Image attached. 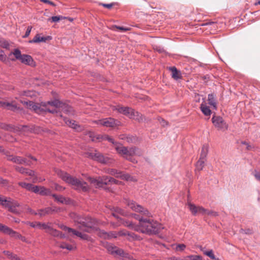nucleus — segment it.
<instances>
[{
	"instance_id": "f257e3e1",
	"label": "nucleus",
	"mask_w": 260,
	"mask_h": 260,
	"mask_svg": "<svg viewBox=\"0 0 260 260\" xmlns=\"http://www.w3.org/2000/svg\"><path fill=\"white\" fill-rule=\"evenodd\" d=\"M20 102L25 105L27 109L31 110L35 112L39 111L53 114L55 112L72 113L74 112L73 108L70 106L61 103L56 99L47 102H41L39 104L35 103L32 101H25L21 100H20Z\"/></svg>"
},
{
	"instance_id": "f03ea898",
	"label": "nucleus",
	"mask_w": 260,
	"mask_h": 260,
	"mask_svg": "<svg viewBox=\"0 0 260 260\" xmlns=\"http://www.w3.org/2000/svg\"><path fill=\"white\" fill-rule=\"evenodd\" d=\"M74 221L76 223L78 228L81 231L87 233H91L92 230L98 231V235L100 237L105 239H111L113 238H117L116 232H106L104 230H98L94 226L97 223V221L94 218L89 216L83 217L79 215H75Z\"/></svg>"
},
{
	"instance_id": "7ed1b4c3",
	"label": "nucleus",
	"mask_w": 260,
	"mask_h": 260,
	"mask_svg": "<svg viewBox=\"0 0 260 260\" xmlns=\"http://www.w3.org/2000/svg\"><path fill=\"white\" fill-rule=\"evenodd\" d=\"M135 217L139 220V224L133 226L132 223H129L127 225L132 227L136 231L151 235L159 233L164 229V226L156 221L144 218L140 215L136 214H135Z\"/></svg>"
},
{
	"instance_id": "20e7f679",
	"label": "nucleus",
	"mask_w": 260,
	"mask_h": 260,
	"mask_svg": "<svg viewBox=\"0 0 260 260\" xmlns=\"http://www.w3.org/2000/svg\"><path fill=\"white\" fill-rule=\"evenodd\" d=\"M57 173L63 181L70 184L75 189L84 192L89 189L88 185L86 182L72 177L67 173L61 170H58Z\"/></svg>"
},
{
	"instance_id": "39448f33",
	"label": "nucleus",
	"mask_w": 260,
	"mask_h": 260,
	"mask_svg": "<svg viewBox=\"0 0 260 260\" xmlns=\"http://www.w3.org/2000/svg\"><path fill=\"white\" fill-rule=\"evenodd\" d=\"M0 205L14 214L19 215L22 212V210L18 208L20 207V204L11 198L0 196Z\"/></svg>"
},
{
	"instance_id": "423d86ee",
	"label": "nucleus",
	"mask_w": 260,
	"mask_h": 260,
	"mask_svg": "<svg viewBox=\"0 0 260 260\" xmlns=\"http://www.w3.org/2000/svg\"><path fill=\"white\" fill-rule=\"evenodd\" d=\"M125 204L133 211L138 212L141 215L146 216V217H151V213L146 208L141 205L138 204L134 201L129 200H125Z\"/></svg>"
},
{
	"instance_id": "0eeeda50",
	"label": "nucleus",
	"mask_w": 260,
	"mask_h": 260,
	"mask_svg": "<svg viewBox=\"0 0 260 260\" xmlns=\"http://www.w3.org/2000/svg\"><path fill=\"white\" fill-rule=\"evenodd\" d=\"M208 104L210 107L206 105V104H202L201 105V110L203 114H211V110L216 109V102L213 94H209L208 96Z\"/></svg>"
},
{
	"instance_id": "6e6552de",
	"label": "nucleus",
	"mask_w": 260,
	"mask_h": 260,
	"mask_svg": "<svg viewBox=\"0 0 260 260\" xmlns=\"http://www.w3.org/2000/svg\"><path fill=\"white\" fill-rule=\"evenodd\" d=\"M143 153L141 149L136 147H132L126 150L125 154H124L122 157L133 163H136L137 162V160L133 158L132 157L135 155L140 156Z\"/></svg>"
},
{
	"instance_id": "1a4fd4ad",
	"label": "nucleus",
	"mask_w": 260,
	"mask_h": 260,
	"mask_svg": "<svg viewBox=\"0 0 260 260\" xmlns=\"http://www.w3.org/2000/svg\"><path fill=\"white\" fill-rule=\"evenodd\" d=\"M5 155L6 156L8 160L11 161L14 163L29 166L32 164L31 161L27 160L26 158L19 156L10 155L9 152H5Z\"/></svg>"
},
{
	"instance_id": "9d476101",
	"label": "nucleus",
	"mask_w": 260,
	"mask_h": 260,
	"mask_svg": "<svg viewBox=\"0 0 260 260\" xmlns=\"http://www.w3.org/2000/svg\"><path fill=\"white\" fill-rule=\"evenodd\" d=\"M212 121L214 125L219 130L225 131L228 128V124L219 115H213Z\"/></svg>"
},
{
	"instance_id": "9b49d317",
	"label": "nucleus",
	"mask_w": 260,
	"mask_h": 260,
	"mask_svg": "<svg viewBox=\"0 0 260 260\" xmlns=\"http://www.w3.org/2000/svg\"><path fill=\"white\" fill-rule=\"evenodd\" d=\"M110 177L107 176H103L99 177L98 178H93L91 177L88 178V180L92 183L96 187L104 188L106 185L110 184L109 180Z\"/></svg>"
},
{
	"instance_id": "f8f14e48",
	"label": "nucleus",
	"mask_w": 260,
	"mask_h": 260,
	"mask_svg": "<svg viewBox=\"0 0 260 260\" xmlns=\"http://www.w3.org/2000/svg\"><path fill=\"white\" fill-rule=\"evenodd\" d=\"M88 156L93 160H96L103 164H109L112 162L110 158L105 156L99 152L90 153Z\"/></svg>"
},
{
	"instance_id": "ddd939ff",
	"label": "nucleus",
	"mask_w": 260,
	"mask_h": 260,
	"mask_svg": "<svg viewBox=\"0 0 260 260\" xmlns=\"http://www.w3.org/2000/svg\"><path fill=\"white\" fill-rule=\"evenodd\" d=\"M60 228L63 230L67 231L69 233H72L73 235L77 236L80 238L81 239L86 240L92 242V239L88 235L81 233L73 229L67 227L66 225H61Z\"/></svg>"
},
{
	"instance_id": "4468645a",
	"label": "nucleus",
	"mask_w": 260,
	"mask_h": 260,
	"mask_svg": "<svg viewBox=\"0 0 260 260\" xmlns=\"http://www.w3.org/2000/svg\"><path fill=\"white\" fill-rule=\"evenodd\" d=\"M86 135L88 136L91 140L92 141H94L95 140H98L99 141L101 140H107L109 142H111L113 144H114L115 146L116 143H117V142H115L114 139L108 135H95L92 132H88Z\"/></svg>"
},
{
	"instance_id": "2eb2a0df",
	"label": "nucleus",
	"mask_w": 260,
	"mask_h": 260,
	"mask_svg": "<svg viewBox=\"0 0 260 260\" xmlns=\"http://www.w3.org/2000/svg\"><path fill=\"white\" fill-rule=\"evenodd\" d=\"M187 205L189 209L193 215H205L206 209L202 206H197L194 204L188 202Z\"/></svg>"
},
{
	"instance_id": "dca6fc26",
	"label": "nucleus",
	"mask_w": 260,
	"mask_h": 260,
	"mask_svg": "<svg viewBox=\"0 0 260 260\" xmlns=\"http://www.w3.org/2000/svg\"><path fill=\"white\" fill-rule=\"evenodd\" d=\"M60 117L62 118L65 123L69 126L75 129L77 132H81L83 130V127L79 125L75 120H70L63 116L62 115H59Z\"/></svg>"
},
{
	"instance_id": "f3484780",
	"label": "nucleus",
	"mask_w": 260,
	"mask_h": 260,
	"mask_svg": "<svg viewBox=\"0 0 260 260\" xmlns=\"http://www.w3.org/2000/svg\"><path fill=\"white\" fill-rule=\"evenodd\" d=\"M97 124L103 125L106 127H113L116 125V121L112 118H107L100 119L94 121Z\"/></svg>"
},
{
	"instance_id": "a211bd4d",
	"label": "nucleus",
	"mask_w": 260,
	"mask_h": 260,
	"mask_svg": "<svg viewBox=\"0 0 260 260\" xmlns=\"http://www.w3.org/2000/svg\"><path fill=\"white\" fill-rule=\"evenodd\" d=\"M112 108L114 112H118L121 114H135L134 109L127 107L117 106H113Z\"/></svg>"
},
{
	"instance_id": "6ab92c4d",
	"label": "nucleus",
	"mask_w": 260,
	"mask_h": 260,
	"mask_svg": "<svg viewBox=\"0 0 260 260\" xmlns=\"http://www.w3.org/2000/svg\"><path fill=\"white\" fill-rule=\"evenodd\" d=\"M0 106L13 112H16L20 110V108L14 104V102H0Z\"/></svg>"
},
{
	"instance_id": "aec40b11",
	"label": "nucleus",
	"mask_w": 260,
	"mask_h": 260,
	"mask_svg": "<svg viewBox=\"0 0 260 260\" xmlns=\"http://www.w3.org/2000/svg\"><path fill=\"white\" fill-rule=\"evenodd\" d=\"M15 170L21 174H27L30 176H33L35 175V172L32 170L28 169L23 167H20L18 166H14Z\"/></svg>"
},
{
	"instance_id": "412c9836",
	"label": "nucleus",
	"mask_w": 260,
	"mask_h": 260,
	"mask_svg": "<svg viewBox=\"0 0 260 260\" xmlns=\"http://www.w3.org/2000/svg\"><path fill=\"white\" fill-rule=\"evenodd\" d=\"M107 249L112 254H116L120 256H122L124 254V251L122 249L115 246H113L112 245L108 244Z\"/></svg>"
},
{
	"instance_id": "4be33fe9",
	"label": "nucleus",
	"mask_w": 260,
	"mask_h": 260,
	"mask_svg": "<svg viewBox=\"0 0 260 260\" xmlns=\"http://www.w3.org/2000/svg\"><path fill=\"white\" fill-rule=\"evenodd\" d=\"M20 61L22 63L32 66L34 64V61L31 56L26 54H22Z\"/></svg>"
},
{
	"instance_id": "5701e85b",
	"label": "nucleus",
	"mask_w": 260,
	"mask_h": 260,
	"mask_svg": "<svg viewBox=\"0 0 260 260\" xmlns=\"http://www.w3.org/2000/svg\"><path fill=\"white\" fill-rule=\"evenodd\" d=\"M55 211V209L51 207H47L44 209L38 210V215L41 217L45 216L46 215L52 214Z\"/></svg>"
},
{
	"instance_id": "b1692460",
	"label": "nucleus",
	"mask_w": 260,
	"mask_h": 260,
	"mask_svg": "<svg viewBox=\"0 0 260 260\" xmlns=\"http://www.w3.org/2000/svg\"><path fill=\"white\" fill-rule=\"evenodd\" d=\"M115 149L119 154L123 156L124 154H125L128 148L123 146L122 144L116 143Z\"/></svg>"
},
{
	"instance_id": "393cba45",
	"label": "nucleus",
	"mask_w": 260,
	"mask_h": 260,
	"mask_svg": "<svg viewBox=\"0 0 260 260\" xmlns=\"http://www.w3.org/2000/svg\"><path fill=\"white\" fill-rule=\"evenodd\" d=\"M13 55L15 56V58H11L12 61H15V60H20L21 58L22 54H21V51L18 49H15L13 51L10 53L9 56L10 57Z\"/></svg>"
},
{
	"instance_id": "a878e982",
	"label": "nucleus",
	"mask_w": 260,
	"mask_h": 260,
	"mask_svg": "<svg viewBox=\"0 0 260 260\" xmlns=\"http://www.w3.org/2000/svg\"><path fill=\"white\" fill-rule=\"evenodd\" d=\"M172 72V76L175 80H178L181 78V74L180 71H178L175 67L170 68Z\"/></svg>"
},
{
	"instance_id": "bb28decb",
	"label": "nucleus",
	"mask_w": 260,
	"mask_h": 260,
	"mask_svg": "<svg viewBox=\"0 0 260 260\" xmlns=\"http://www.w3.org/2000/svg\"><path fill=\"white\" fill-rule=\"evenodd\" d=\"M47 40V37H41L39 34L36 35L32 40L29 41L30 43L45 42Z\"/></svg>"
},
{
	"instance_id": "cd10ccee",
	"label": "nucleus",
	"mask_w": 260,
	"mask_h": 260,
	"mask_svg": "<svg viewBox=\"0 0 260 260\" xmlns=\"http://www.w3.org/2000/svg\"><path fill=\"white\" fill-rule=\"evenodd\" d=\"M47 233L49 234L54 236V237H60V238H64V235L62 234L61 233H60L59 231H57L55 229H54L53 228L51 227L49 231H47Z\"/></svg>"
},
{
	"instance_id": "c85d7f7f",
	"label": "nucleus",
	"mask_w": 260,
	"mask_h": 260,
	"mask_svg": "<svg viewBox=\"0 0 260 260\" xmlns=\"http://www.w3.org/2000/svg\"><path fill=\"white\" fill-rule=\"evenodd\" d=\"M206 159H201L200 158L199 160L197 161L196 165V171H200L203 170L204 167L205 162Z\"/></svg>"
},
{
	"instance_id": "c756f323",
	"label": "nucleus",
	"mask_w": 260,
	"mask_h": 260,
	"mask_svg": "<svg viewBox=\"0 0 260 260\" xmlns=\"http://www.w3.org/2000/svg\"><path fill=\"white\" fill-rule=\"evenodd\" d=\"M6 234H8L11 236L12 237H14L15 239H19L21 238V235H20L18 232L14 231L12 229L9 228L8 232H7Z\"/></svg>"
},
{
	"instance_id": "7c9ffc66",
	"label": "nucleus",
	"mask_w": 260,
	"mask_h": 260,
	"mask_svg": "<svg viewBox=\"0 0 260 260\" xmlns=\"http://www.w3.org/2000/svg\"><path fill=\"white\" fill-rule=\"evenodd\" d=\"M208 152V146L206 145L203 146L200 155V158L206 159V156Z\"/></svg>"
},
{
	"instance_id": "2f4dec72",
	"label": "nucleus",
	"mask_w": 260,
	"mask_h": 260,
	"mask_svg": "<svg viewBox=\"0 0 260 260\" xmlns=\"http://www.w3.org/2000/svg\"><path fill=\"white\" fill-rule=\"evenodd\" d=\"M39 194L42 196H48L52 194L51 190L49 189H47L43 186H41Z\"/></svg>"
},
{
	"instance_id": "473e14b6",
	"label": "nucleus",
	"mask_w": 260,
	"mask_h": 260,
	"mask_svg": "<svg viewBox=\"0 0 260 260\" xmlns=\"http://www.w3.org/2000/svg\"><path fill=\"white\" fill-rule=\"evenodd\" d=\"M120 171H118L117 170L113 169H108L107 171H106L107 173L114 176L115 177L117 178H118L119 176H120Z\"/></svg>"
},
{
	"instance_id": "72a5a7b5",
	"label": "nucleus",
	"mask_w": 260,
	"mask_h": 260,
	"mask_svg": "<svg viewBox=\"0 0 260 260\" xmlns=\"http://www.w3.org/2000/svg\"><path fill=\"white\" fill-rule=\"evenodd\" d=\"M59 247L62 249H67V250L70 251L73 250L75 248V247L74 246L66 243H62L60 244V245H59Z\"/></svg>"
},
{
	"instance_id": "f704fd0d",
	"label": "nucleus",
	"mask_w": 260,
	"mask_h": 260,
	"mask_svg": "<svg viewBox=\"0 0 260 260\" xmlns=\"http://www.w3.org/2000/svg\"><path fill=\"white\" fill-rule=\"evenodd\" d=\"M126 141L128 143H134L135 144L138 141V138L134 136H127L126 137Z\"/></svg>"
},
{
	"instance_id": "c9c22d12",
	"label": "nucleus",
	"mask_w": 260,
	"mask_h": 260,
	"mask_svg": "<svg viewBox=\"0 0 260 260\" xmlns=\"http://www.w3.org/2000/svg\"><path fill=\"white\" fill-rule=\"evenodd\" d=\"M3 253L7 255L8 257L12 260H19V257L15 254H13L11 252L9 251L5 250Z\"/></svg>"
},
{
	"instance_id": "e433bc0d",
	"label": "nucleus",
	"mask_w": 260,
	"mask_h": 260,
	"mask_svg": "<svg viewBox=\"0 0 260 260\" xmlns=\"http://www.w3.org/2000/svg\"><path fill=\"white\" fill-rule=\"evenodd\" d=\"M186 245L184 244H178L174 245V249L178 252H182L186 248Z\"/></svg>"
},
{
	"instance_id": "4c0bfd02",
	"label": "nucleus",
	"mask_w": 260,
	"mask_h": 260,
	"mask_svg": "<svg viewBox=\"0 0 260 260\" xmlns=\"http://www.w3.org/2000/svg\"><path fill=\"white\" fill-rule=\"evenodd\" d=\"M18 185L22 187V188H24L28 191H30V190L31 189V186L32 184L31 183H25L23 182H19L18 183Z\"/></svg>"
},
{
	"instance_id": "58836bf2",
	"label": "nucleus",
	"mask_w": 260,
	"mask_h": 260,
	"mask_svg": "<svg viewBox=\"0 0 260 260\" xmlns=\"http://www.w3.org/2000/svg\"><path fill=\"white\" fill-rule=\"evenodd\" d=\"M118 178L122 179L123 180H126V181L133 180L132 177H131L129 174H124V173H122V172H120V176H119Z\"/></svg>"
},
{
	"instance_id": "ea45409f",
	"label": "nucleus",
	"mask_w": 260,
	"mask_h": 260,
	"mask_svg": "<svg viewBox=\"0 0 260 260\" xmlns=\"http://www.w3.org/2000/svg\"><path fill=\"white\" fill-rule=\"evenodd\" d=\"M0 127L9 131H12L14 129L13 126L12 125L7 124L6 123H0Z\"/></svg>"
},
{
	"instance_id": "a19ab883",
	"label": "nucleus",
	"mask_w": 260,
	"mask_h": 260,
	"mask_svg": "<svg viewBox=\"0 0 260 260\" xmlns=\"http://www.w3.org/2000/svg\"><path fill=\"white\" fill-rule=\"evenodd\" d=\"M0 47L6 49H9L10 47V44L9 43L5 40H0Z\"/></svg>"
},
{
	"instance_id": "79ce46f5",
	"label": "nucleus",
	"mask_w": 260,
	"mask_h": 260,
	"mask_svg": "<svg viewBox=\"0 0 260 260\" xmlns=\"http://www.w3.org/2000/svg\"><path fill=\"white\" fill-rule=\"evenodd\" d=\"M51 196L58 202L61 203L66 201L65 198L62 196H57L55 194H52Z\"/></svg>"
},
{
	"instance_id": "37998d69",
	"label": "nucleus",
	"mask_w": 260,
	"mask_h": 260,
	"mask_svg": "<svg viewBox=\"0 0 260 260\" xmlns=\"http://www.w3.org/2000/svg\"><path fill=\"white\" fill-rule=\"evenodd\" d=\"M63 17L61 16H52L51 18H49L48 19V21H51L52 22H56L59 21L60 20L62 19Z\"/></svg>"
},
{
	"instance_id": "c03bdc74",
	"label": "nucleus",
	"mask_w": 260,
	"mask_h": 260,
	"mask_svg": "<svg viewBox=\"0 0 260 260\" xmlns=\"http://www.w3.org/2000/svg\"><path fill=\"white\" fill-rule=\"evenodd\" d=\"M27 224L32 228L41 229V222H28Z\"/></svg>"
},
{
	"instance_id": "a18cd8bd",
	"label": "nucleus",
	"mask_w": 260,
	"mask_h": 260,
	"mask_svg": "<svg viewBox=\"0 0 260 260\" xmlns=\"http://www.w3.org/2000/svg\"><path fill=\"white\" fill-rule=\"evenodd\" d=\"M204 254L209 257H210L211 258L215 259V260H219V258H216L215 257L214 254H213L212 250H209L207 251L204 252Z\"/></svg>"
},
{
	"instance_id": "49530a36",
	"label": "nucleus",
	"mask_w": 260,
	"mask_h": 260,
	"mask_svg": "<svg viewBox=\"0 0 260 260\" xmlns=\"http://www.w3.org/2000/svg\"><path fill=\"white\" fill-rule=\"evenodd\" d=\"M127 236L128 237H129L131 238H132V239L138 240H141L140 236H138L137 235H136L135 233H132V232H128L127 234Z\"/></svg>"
},
{
	"instance_id": "de8ad7c7",
	"label": "nucleus",
	"mask_w": 260,
	"mask_h": 260,
	"mask_svg": "<svg viewBox=\"0 0 260 260\" xmlns=\"http://www.w3.org/2000/svg\"><path fill=\"white\" fill-rule=\"evenodd\" d=\"M31 92L29 90L27 91H22L19 92V95L20 96H31Z\"/></svg>"
},
{
	"instance_id": "09e8293b",
	"label": "nucleus",
	"mask_w": 260,
	"mask_h": 260,
	"mask_svg": "<svg viewBox=\"0 0 260 260\" xmlns=\"http://www.w3.org/2000/svg\"><path fill=\"white\" fill-rule=\"evenodd\" d=\"M9 228L0 223V231L6 234Z\"/></svg>"
},
{
	"instance_id": "8fccbe9b",
	"label": "nucleus",
	"mask_w": 260,
	"mask_h": 260,
	"mask_svg": "<svg viewBox=\"0 0 260 260\" xmlns=\"http://www.w3.org/2000/svg\"><path fill=\"white\" fill-rule=\"evenodd\" d=\"M51 226H50L49 224H46L45 223H41V229L46 230V232L47 231H49Z\"/></svg>"
},
{
	"instance_id": "3c124183",
	"label": "nucleus",
	"mask_w": 260,
	"mask_h": 260,
	"mask_svg": "<svg viewBox=\"0 0 260 260\" xmlns=\"http://www.w3.org/2000/svg\"><path fill=\"white\" fill-rule=\"evenodd\" d=\"M40 188L41 186H34L32 185L31 186V189L30 191L36 193H39L40 191Z\"/></svg>"
},
{
	"instance_id": "603ef678",
	"label": "nucleus",
	"mask_w": 260,
	"mask_h": 260,
	"mask_svg": "<svg viewBox=\"0 0 260 260\" xmlns=\"http://www.w3.org/2000/svg\"><path fill=\"white\" fill-rule=\"evenodd\" d=\"M7 60V56L5 55L4 51L2 50H0V60L3 62L6 61Z\"/></svg>"
},
{
	"instance_id": "864d4df0",
	"label": "nucleus",
	"mask_w": 260,
	"mask_h": 260,
	"mask_svg": "<svg viewBox=\"0 0 260 260\" xmlns=\"http://www.w3.org/2000/svg\"><path fill=\"white\" fill-rule=\"evenodd\" d=\"M205 215H208L212 216H216L218 215V214L216 212L213 211H209L208 210L206 209V212L205 213Z\"/></svg>"
},
{
	"instance_id": "5fc2aeb1",
	"label": "nucleus",
	"mask_w": 260,
	"mask_h": 260,
	"mask_svg": "<svg viewBox=\"0 0 260 260\" xmlns=\"http://www.w3.org/2000/svg\"><path fill=\"white\" fill-rule=\"evenodd\" d=\"M158 121H159V123L163 126H165L166 125H168V123L167 121H166L164 119L161 118L160 117H158Z\"/></svg>"
},
{
	"instance_id": "6e6d98bb",
	"label": "nucleus",
	"mask_w": 260,
	"mask_h": 260,
	"mask_svg": "<svg viewBox=\"0 0 260 260\" xmlns=\"http://www.w3.org/2000/svg\"><path fill=\"white\" fill-rule=\"evenodd\" d=\"M115 212L116 213H117L121 215H125V213L124 211L123 210H122V209L120 208H118V207H116L115 209Z\"/></svg>"
},
{
	"instance_id": "4d7b16f0",
	"label": "nucleus",
	"mask_w": 260,
	"mask_h": 260,
	"mask_svg": "<svg viewBox=\"0 0 260 260\" xmlns=\"http://www.w3.org/2000/svg\"><path fill=\"white\" fill-rule=\"evenodd\" d=\"M188 256L189 260H202V257L199 255H190Z\"/></svg>"
},
{
	"instance_id": "13d9d810",
	"label": "nucleus",
	"mask_w": 260,
	"mask_h": 260,
	"mask_svg": "<svg viewBox=\"0 0 260 260\" xmlns=\"http://www.w3.org/2000/svg\"><path fill=\"white\" fill-rule=\"evenodd\" d=\"M128 232H127L126 231H119L118 233H116L117 234V237L118 236H127V234H128Z\"/></svg>"
},
{
	"instance_id": "bf43d9fd",
	"label": "nucleus",
	"mask_w": 260,
	"mask_h": 260,
	"mask_svg": "<svg viewBox=\"0 0 260 260\" xmlns=\"http://www.w3.org/2000/svg\"><path fill=\"white\" fill-rule=\"evenodd\" d=\"M31 28H32V27L30 26H29L27 27L26 31L25 32V34L24 36H23V38H26L29 35V34L31 32Z\"/></svg>"
},
{
	"instance_id": "052dcab7",
	"label": "nucleus",
	"mask_w": 260,
	"mask_h": 260,
	"mask_svg": "<svg viewBox=\"0 0 260 260\" xmlns=\"http://www.w3.org/2000/svg\"><path fill=\"white\" fill-rule=\"evenodd\" d=\"M129 116V118H131V119H138V120L139 121H140L141 120H142V118H141V120L140 119H139L138 118V116H140V115H135V114H133V115H128Z\"/></svg>"
},
{
	"instance_id": "680f3d73",
	"label": "nucleus",
	"mask_w": 260,
	"mask_h": 260,
	"mask_svg": "<svg viewBox=\"0 0 260 260\" xmlns=\"http://www.w3.org/2000/svg\"><path fill=\"white\" fill-rule=\"evenodd\" d=\"M27 210L28 212H29V213H30L31 214H34V215H38V211L36 212L34 210H32L30 208L28 207L27 208Z\"/></svg>"
},
{
	"instance_id": "e2e57ef3",
	"label": "nucleus",
	"mask_w": 260,
	"mask_h": 260,
	"mask_svg": "<svg viewBox=\"0 0 260 260\" xmlns=\"http://www.w3.org/2000/svg\"><path fill=\"white\" fill-rule=\"evenodd\" d=\"M109 181H110V184H118V181L111 177H110Z\"/></svg>"
},
{
	"instance_id": "0e129e2a",
	"label": "nucleus",
	"mask_w": 260,
	"mask_h": 260,
	"mask_svg": "<svg viewBox=\"0 0 260 260\" xmlns=\"http://www.w3.org/2000/svg\"><path fill=\"white\" fill-rule=\"evenodd\" d=\"M54 185L55 189L56 190L61 191V190L64 189V188H63L61 186H59V185H58L56 183H54Z\"/></svg>"
},
{
	"instance_id": "69168bd1",
	"label": "nucleus",
	"mask_w": 260,
	"mask_h": 260,
	"mask_svg": "<svg viewBox=\"0 0 260 260\" xmlns=\"http://www.w3.org/2000/svg\"><path fill=\"white\" fill-rule=\"evenodd\" d=\"M102 5L103 7L110 9L112 7L113 5V4H102Z\"/></svg>"
},
{
	"instance_id": "338daca9",
	"label": "nucleus",
	"mask_w": 260,
	"mask_h": 260,
	"mask_svg": "<svg viewBox=\"0 0 260 260\" xmlns=\"http://www.w3.org/2000/svg\"><path fill=\"white\" fill-rule=\"evenodd\" d=\"M115 27L116 28H117V29H118L119 30H122V31H127V30H129V28H126V27H122V26H115Z\"/></svg>"
},
{
	"instance_id": "774afa93",
	"label": "nucleus",
	"mask_w": 260,
	"mask_h": 260,
	"mask_svg": "<svg viewBox=\"0 0 260 260\" xmlns=\"http://www.w3.org/2000/svg\"><path fill=\"white\" fill-rule=\"evenodd\" d=\"M254 175L257 180L260 181V173L255 171Z\"/></svg>"
}]
</instances>
